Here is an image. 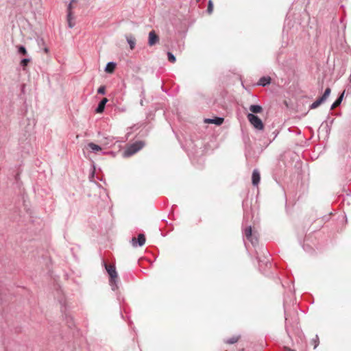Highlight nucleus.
<instances>
[{
    "label": "nucleus",
    "instance_id": "1",
    "mask_svg": "<svg viewBox=\"0 0 351 351\" xmlns=\"http://www.w3.org/2000/svg\"><path fill=\"white\" fill-rule=\"evenodd\" d=\"M103 264L110 276L109 285L111 287L112 290L114 291L119 288V278L117 272L116 271V267L114 265H109L104 261H103Z\"/></svg>",
    "mask_w": 351,
    "mask_h": 351
},
{
    "label": "nucleus",
    "instance_id": "33",
    "mask_svg": "<svg viewBox=\"0 0 351 351\" xmlns=\"http://www.w3.org/2000/svg\"><path fill=\"white\" fill-rule=\"evenodd\" d=\"M343 29H345L346 28V25H345V23H343V27H342Z\"/></svg>",
    "mask_w": 351,
    "mask_h": 351
},
{
    "label": "nucleus",
    "instance_id": "16",
    "mask_svg": "<svg viewBox=\"0 0 351 351\" xmlns=\"http://www.w3.org/2000/svg\"><path fill=\"white\" fill-rule=\"evenodd\" d=\"M250 110L252 114L261 113L263 111V108L260 105L253 104L250 106Z\"/></svg>",
    "mask_w": 351,
    "mask_h": 351
},
{
    "label": "nucleus",
    "instance_id": "12",
    "mask_svg": "<svg viewBox=\"0 0 351 351\" xmlns=\"http://www.w3.org/2000/svg\"><path fill=\"white\" fill-rule=\"evenodd\" d=\"M224 119L222 117H215L213 119H206L205 122L208 123H214L217 125H220L223 123Z\"/></svg>",
    "mask_w": 351,
    "mask_h": 351
},
{
    "label": "nucleus",
    "instance_id": "36",
    "mask_svg": "<svg viewBox=\"0 0 351 351\" xmlns=\"http://www.w3.org/2000/svg\"><path fill=\"white\" fill-rule=\"evenodd\" d=\"M200 1V0H197V2H198V1Z\"/></svg>",
    "mask_w": 351,
    "mask_h": 351
},
{
    "label": "nucleus",
    "instance_id": "9",
    "mask_svg": "<svg viewBox=\"0 0 351 351\" xmlns=\"http://www.w3.org/2000/svg\"><path fill=\"white\" fill-rule=\"evenodd\" d=\"M261 180L260 173L258 169H254L252 176V182L254 186H257Z\"/></svg>",
    "mask_w": 351,
    "mask_h": 351
},
{
    "label": "nucleus",
    "instance_id": "20",
    "mask_svg": "<svg viewBox=\"0 0 351 351\" xmlns=\"http://www.w3.org/2000/svg\"><path fill=\"white\" fill-rule=\"evenodd\" d=\"M65 319L66 320L69 327L71 328L74 325L72 317L66 314Z\"/></svg>",
    "mask_w": 351,
    "mask_h": 351
},
{
    "label": "nucleus",
    "instance_id": "6",
    "mask_svg": "<svg viewBox=\"0 0 351 351\" xmlns=\"http://www.w3.org/2000/svg\"><path fill=\"white\" fill-rule=\"evenodd\" d=\"M330 92H331L330 88H327L325 90L322 96L320 97L319 98H318L313 104H311V105L310 106V108L315 109V108H317L318 106H319L322 104H323L327 99V98L329 97V95L330 94Z\"/></svg>",
    "mask_w": 351,
    "mask_h": 351
},
{
    "label": "nucleus",
    "instance_id": "31",
    "mask_svg": "<svg viewBox=\"0 0 351 351\" xmlns=\"http://www.w3.org/2000/svg\"><path fill=\"white\" fill-rule=\"evenodd\" d=\"M43 50L45 53H47L49 52V49L47 47H45Z\"/></svg>",
    "mask_w": 351,
    "mask_h": 351
},
{
    "label": "nucleus",
    "instance_id": "23",
    "mask_svg": "<svg viewBox=\"0 0 351 351\" xmlns=\"http://www.w3.org/2000/svg\"><path fill=\"white\" fill-rule=\"evenodd\" d=\"M167 56H168V60L170 62H171V63L176 62V58L175 56L172 53L168 52L167 53Z\"/></svg>",
    "mask_w": 351,
    "mask_h": 351
},
{
    "label": "nucleus",
    "instance_id": "30",
    "mask_svg": "<svg viewBox=\"0 0 351 351\" xmlns=\"http://www.w3.org/2000/svg\"><path fill=\"white\" fill-rule=\"evenodd\" d=\"M38 45H40V43H41L43 45H44V44H45V43H44V40H43V39H40V40H38Z\"/></svg>",
    "mask_w": 351,
    "mask_h": 351
},
{
    "label": "nucleus",
    "instance_id": "34",
    "mask_svg": "<svg viewBox=\"0 0 351 351\" xmlns=\"http://www.w3.org/2000/svg\"><path fill=\"white\" fill-rule=\"evenodd\" d=\"M141 106H143V99L141 101Z\"/></svg>",
    "mask_w": 351,
    "mask_h": 351
},
{
    "label": "nucleus",
    "instance_id": "19",
    "mask_svg": "<svg viewBox=\"0 0 351 351\" xmlns=\"http://www.w3.org/2000/svg\"><path fill=\"white\" fill-rule=\"evenodd\" d=\"M88 146L93 152H98L101 150V148L99 145H96L93 143H88Z\"/></svg>",
    "mask_w": 351,
    "mask_h": 351
},
{
    "label": "nucleus",
    "instance_id": "32",
    "mask_svg": "<svg viewBox=\"0 0 351 351\" xmlns=\"http://www.w3.org/2000/svg\"><path fill=\"white\" fill-rule=\"evenodd\" d=\"M285 321L287 322L288 318H287V313L286 311H285Z\"/></svg>",
    "mask_w": 351,
    "mask_h": 351
},
{
    "label": "nucleus",
    "instance_id": "17",
    "mask_svg": "<svg viewBox=\"0 0 351 351\" xmlns=\"http://www.w3.org/2000/svg\"><path fill=\"white\" fill-rule=\"evenodd\" d=\"M344 93H345V91H343L339 96V97L334 101V103L332 104L331 106V109H334L336 107L339 106L341 101H342V99L343 98V96H344Z\"/></svg>",
    "mask_w": 351,
    "mask_h": 351
},
{
    "label": "nucleus",
    "instance_id": "25",
    "mask_svg": "<svg viewBox=\"0 0 351 351\" xmlns=\"http://www.w3.org/2000/svg\"><path fill=\"white\" fill-rule=\"evenodd\" d=\"M213 10V4L212 0H209L208 3L207 12L208 14H211Z\"/></svg>",
    "mask_w": 351,
    "mask_h": 351
},
{
    "label": "nucleus",
    "instance_id": "11",
    "mask_svg": "<svg viewBox=\"0 0 351 351\" xmlns=\"http://www.w3.org/2000/svg\"><path fill=\"white\" fill-rule=\"evenodd\" d=\"M108 100L107 98H103L99 101V103L98 104L97 107L95 109V111H96L97 113H101V112H104V108H105V106H106V103L108 102Z\"/></svg>",
    "mask_w": 351,
    "mask_h": 351
},
{
    "label": "nucleus",
    "instance_id": "21",
    "mask_svg": "<svg viewBox=\"0 0 351 351\" xmlns=\"http://www.w3.org/2000/svg\"><path fill=\"white\" fill-rule=\"evenodd\" d=\"M30 62L29 58H23L21 60V66L23 67V70H25V66H27L28 63Z\"/></svg>",
    "mask_w": 351,
    "mask_h": 351
},
{
    "label": "nucleus",
    "instance_id": "3",
    "mask_svg": "<svg viewBox=\"0 0 351 351\" xmlns=\"http://www.w3.org/2000/svg\"><path fill=\"white\" fill-rule=\"evenodd\" d=\"M145 145L144 142L139 141L130 145L123 152V156L125 158L130 157L139 150H141Z\"/></svg>",
    "mask_w": 351,
    "mask_h": 351
},
{
    "label": "nucleus",
    "instance_id": "28",
    "mask_svg": "<svg viewBox=\"0 0 351 351\" xmlns=\"http://www.w3.org/2000/svg\"><path fill=\"white\" fill-rule=\"evenodd\" d=\"M68 24V27L69 28H73L74 27V25L75 23H67Z\"/></svg>",
    "mask_w": 351,
    "mask_h": 351
},
{
    "label": "nucleus",
    "instance_id": "24",
    "mask_svg": "<svg viewBox=\"0 0 351 351\" xmlns=\"http://www.w3.org/2000/svg\"><path fill=\"white\" fill-rule=\"evenodd\" d=\"M238 340H239V337H233L232 338H230V339H227L226 341V342L227 343H229V344H233V343L237 342Z\"/></svg>",
    "mask_w": 351,
    "mask_h": 351
},
{
    "label": "nucleus",
    "instance_id": "14",
    "mask_svg": "<svg viewBox=\"0 0 351 351\" xmlns=\"http://www.w3.org/2000/svg\"><path fill=\"white\" fill-rule=\"evenodd\" d=\"M116 67V63L114 62H109L105 67V71L108 73H112Z\"/></svg>",
    "mask_w": 351,
    "mask_h": 351
},
{
    "label": "nucleus",
    "instance_id": "27",
    "mask_svg": "<svg viewBox=\"0 0 351 351\" xmlns=\"http://www.w3.org/2000/svg\"><path fill=\"white\" fill-rule=\"evenodd\" d=\"M313 342L314 343V348H316L319 345V338L318 336L316 335L315 338L313 339Z\"/></svg>",
    "mask_w": 351,
    "mask_h": 351
},
{
    "label": "nucleus",
    "instance_id": "5",
    "mask_svg": "<svg viewBox=\"0 0 351 351\" xmlns=\"http://www.w3.org/2000/svg\"><path fill=\"white\" fill-rule=\"evenodd\" d=\"M247 117L249 122L254 127V128L258 130H262L263 129V123L258 116L252 113H249L247 115Z\"/></svg>",
    "mask_w": 351,
    "mask_h": 351
},
{
    "label": "nucleus",
    "instance_id": "35",
    "mask_svg": "<svg viewBox=\"0 0 351 351\" xmlns=\"http://www.w3.org/2000/svg\"><path fill=\"white\" fill-rule=\"evenodd\" d=\"M286 330L288 332L287 326L286 325Z\"/></svg>",
    "mask_w": 351,
    "mask_h": 351
},
{
    "label": "nucleus",
    "instance_id": "15",
    "mask_svg": "<svg viewBox=\"0 0 351 351\" xmlns=\"http://www.w3.org/2000/svg\"><path fill=\"white\" fill-rule=\"evenodd\" d=\"M76 2V0H71L70 3H69L68 6H67V22H71V20L73 19L72 16H71V10L72 9V5L73 3H75Z\"/></svg>",
    "mask_w": 351,
    "mask_h": 351
},
{
    "label": "nucleus",
    "instance_id": "4",
    "mask_svg": "<svg viewBox=\"0 0 351 351\" xmlns=\"http://www.w3.org/2000/svg\"><path fill=\"white\" fill-rule=\"evenodd\" d=\"M243 234L245 238L249 241L253 246L258 244V237L255 232H252L251 226H247L243 230Z\"/></svg>",
    "mask_w": 351,
    "mask_h": 351
},
{
    "label": "nucleus",
    "instance_id": "18",
    "mask_svg": "<svg viewBox=\"0 0 351 351\" xmlns=\"http://www.w3.org/2000/svg\"><path fill=\"white\" fill-rule=\"evenodd\" d=\"M114 138L113 136H106L104 138V143L107 146H111L114 144Z\"/></svg>",
    "mask_w": 351,
    "mask_h": 351
},
{
    "label": "nucleus",
    "instance_id": "8",
    "mask_svg": "<svg viewBox=\"0 0 351 351\" xmlns=\"http://www.w3.org/2000/svg\"><path fill=\"white\" fill-rule=\"evenodd\" d=\"M159 41V37L155 31L152 30L149 33L148 44L149 46L156 45Z\"/></svg>",
    "mask_w": 351,
    "mask_h": 351
},
{
    "label": "nucleus",
    "instance_id": "2",
    "mask_svg": "<svg viewBox=\"0 0 351 351\" xmlns=\"http://www.w3.org/2000/svg\"><path fill=\"white\" fill-rule=\"evenodd\" d=\"M262 252L263 254V258L261 259L257 253V259L260 270L263 272H265L266 268L270 267L271 265L270 262V255L267 249H263Z\"/></svg>",
    "mask_w": 351,
    "mask_h": 351
},
{
    "label": "nucleus",
    "instance_id": "7",
    "mask_svg": "<svg viewBox=\"0 0 351 351\" xmlns=\"http://www.w3.org/2000/svg\"><path fill=\"white\" fill-rule=\"evenodd\" d=\"M145 243V236L144 234H138L137 239L136 237H132L131 240V243L133 247H141Z\"/></svg>",
    "mask_w": 351,
    "mask_h": 351
},
{
    "label": "nucleus",
    "instance_id": "13",
    "mask_svg": "<svg viewBox=\"0 0 351 351\" xmlns=\"http://www.w3.org/2000/svg\"><path fill=\"white\" fill-rule=\"evenodd\" d=\"M126 40L130 45V49H134L136 46L135 38L132 35L126 36Z\"/></svg>",
    "mask_w": 351,
    "mask_h": 351
},
{
    "label": "nucleus",
    "instance_id": "26",
    "mask_svg": "<svg viewBox=\"0 0 351 351\" xmlns=\"http://www.w3.org/2000/svg\"><path fill=\"white\" fill-rule=\"evenodd\" d=\"M97 93L98 94H101V95H104L106 93V88H105V86H100L98 90H97Z\"/></svg>",
    "mask_w": 351,
    "mask_h": 351
},
{
    "label": "nucleus",
    "instance_id": "22",
    "mask_svg": "<svg viewBox=\"0 0 351 351\" xmlns=\"http://www.w3.org/2000/svg\"><path fill=\"white\" fill-rule=\"evenodd\" d=\"M18 53L21 55H26L27 54V50L25 47L23 45L18 46Z\"/></svg>",
    "mask_w": 351,
    "mask_h": 351
},
{
    "label": "nucleus",
    "instance_id": "10",
    "mask_svg": "<svg viewBox=\"0 0 351 351\" xmlns=\"http://www.w3.org/2000/svg\"><path fill=\"white\" fill-rule=\"evenodd\" d=\"M271 79L269 76H263L261 77L257 84L261 86H266L267 85H269L271 83Z\"/></svg>",
    "mask_w": 351,
    "mask_h": 351
},
{
    "label": "nucleus",
    "instance_id": "29",
    "mask_svg": "<svg viewBox=\"0 0 351 351\" xmlns=\"http://www.w3.org/2000/svg\"><path fill=\"white\" fill-rule=\"evenodd\" d=\"M284 351H295L289 348H285Z\"/></svg>",
    "mask_w": 351,
    "mask_h": 351
}]
</instances>
